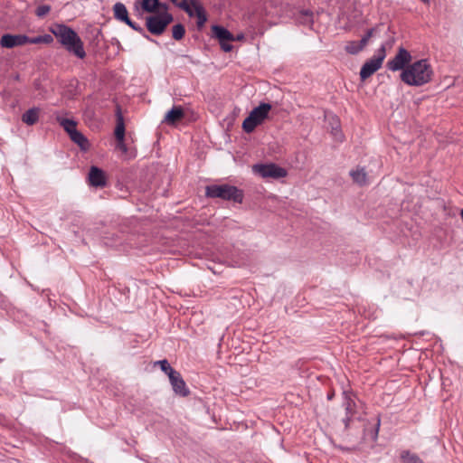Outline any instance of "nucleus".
Segmentation results:
<instances>
[{"label":"nucleus","mask_w":463,"mask_h":463,"mask_svg":"<svg viewBox=\"0 0 463 463\" xmlns=\"http://www.w3.org/2000/svg\"><path fill=\"white\" fill-rule=\"evenodd\" d=\"M51 32L69 53L79 59L86 57L83 42L71 27L56 24L51 28Z\"/></svg>","instance_id":"f257e3e1"},{"label":"nucleus","mask_w":463,"mask_h":463,"mask_svg":"<svg viewBox=\"0 0 463 463\" xmlns=\"http://www.w3.org/2000/svg\"><path fill=\"white\" fill-rule=\"evenodd\" d=\"M433 71L427 59L408 65L401 73V80L409 86L420 87L432 79Z\"/></svg>","instance_id":"f03ea898"},{"label":"nucleus","mask_w":463,"mask_h":463,"mask_svg":"<svg viewBox=\"0 0 463 463\" xmlns=\"http://www.w3.org/2000/svg\"><path fill=\"white\" fill-rule=\"evenodd\" d=\"M205 196L241 203L244 199V193L237 186L229 184H210L205 187Z\"/></svg>","instance_id":"7ed1b4c3"},{"label":"nucleus","mask_w":463,"mask_h":463,"mask_svg":"<svg viewBox=\"0 0 463 463\" xmlns=\"http://www.w3.org/2000/svg\"><path fill=\"white\" fill-rule=\"evenodd\" d=\"M270 109L271 105L265 102L254 108L242 122L243 131L248 134L253 132L254 129L268 118Z\"/></svg>","instance_id":"20e7f679"},{"label":"nucleus","mask_w":463,"mask_h":463,"mask_svg":"<svg viewBox=\"0 0 463 463\" xmlns=\"http://www.w3.org/2000/svg\"><path fill=\"white\" fill-rule=\"evenodd\" d=\"M174 16L167 10L146 18V27L154 35H161L172 22Z\"/></svg>","instance_id":"39448f33"},{"label":"nucleus","mask_w":463,"mask_h":463,"mask_svg":"<svg viewBox=\"0 0 463 463\" xmlns=\"http://www.w3.org/2000/svg\"><path fill=\"white\" fill-rule=\"evenodd\" d=\"M113 13H114L115 19L126 24L131 29L139 33L143 37H145L148 41H154L139 24L133 22L129 18L128 9L124 4H122L120 2L116 3L113 5Z\"/></svg>","instance_id":"423d86ee"},{"label":"nucleus","mask_w":463,"mask_h":463,"mask_svg":"<svg viewBox=\"0 0 463 463\" xmlns=\"http://www.w3.org/2000/svg\"><path fill=\"white\" fill-rule=\"evenodd\" d=\"M254 174L259 175L262 178L279 179L286 177L288 172L285 168L274 164H256L252 166Z\"/></svg>","instance_id":"0eeeda50"},{"label":"nucleus","mask_w":463,"mask_h":463,"mask_svg":"<svg viewBox=\"0 0 463 463\" xmlns=\"http://www.w3.org/2000/svg\"><path fill=\"white\" fill-rule=\"evenodd\" d=\"M212 37L218 40L223 52H229L232 50L233 46L231 43L235 41V36L225 27L213 24L212 26Z\"/></svg>","instance_id":"6e6552de"},{"label":"nucleus","mask_w":463,"mask_h":463,"mask_svg":"<svg viewBox=\"0 0 463 463\" xmlns=\"http://www.w3.org/2000/svg\"><path fill=\"white\" fill-rule=\"evenodd\" d=\"M411 61V53L405 48L400 47L396 55L392 60L388 61L386 67L392 71H403L406 65H410L409 63Z\"/></svg>","instance_id":"1a4fd4ad"},{"label":"nucleus","mask_w":463,"mask_h":463,"mask_svg":"<svg viewBox=\"0 0 463 463\" xmlns=\"http://www.w3.org/2000/svg\"><path fill=\"white\" fill-rule=\"evenodd\" d=\"M27 41V35L25 34L5 33L0 39V45L3 48L12 49L26 44Z\"/></svg>","instance_id":"9d476101"},{"label":"nucleus","mask_w":463,"mask_h":463,"mask_svg":"<svg viewBox=\"0 0 463 463\" xmlns=\"http://www.w3.org/2000/svg\"><path fill=\"white\" fill-rule=\"evenodd\" d=\"M169 381L175 394L185 397L190 393V391L179 372L176 371L170 375Z\"/></svg>","instance_id":"9b49d317"},{"label":"nucleus","mask_w":463,"mask_h":463,"mask_svg":"<svg viewBox=\"0 0 463 463\" xmlns=\"http://www.w3.org/2000/svg\"><path fill=\"white\" fill-rule=\"evenodd\" d=\"M90 184L94 187H103L106 185V176L102 169L92 165L89 172Z\"/></svg>","instance_id":"f8f14e48"},{"label":"nucleus","mask_w":463,"mask_h":463,"mask_svg":"<svg viewBox=\"0 0 463 463\" xmlns=\"http://www.w3.org/2000/svg\"><path fill=\"white\" fill-rule=\"evenodd\" d=\"M382 66L380 59L372 58L364 62L360 71V77L362 80H366L373 75Z\"/></svg>","instance_id":"ddd939ff"},{"label":"nucleus","mask_w":463,"mask_h":463,"mask_svg":"<svg viewBox=\"0 0 463 463\" xmlns=\"http://www.w3.org/2000/svg\"><path fill=\"white\" fill-rule=\"evenodd\" d=\"M343 395V407L345 408V414L355 416L357 412V404L354 401L355 395L348 391H344Z\"/></svg>","instance_id":"4468645a"},{"label":"nucleus","mask_w":463,"mask_h":463,"mask_svg":"<svg viewBox=\"0 0 463 463\" xmlns=\"http://www.w3.org/2000/svg\"><path fill=\"white\" fill-rule=\"evenodd\" d=\"M141 8L146 13H156L158 9L168 10V5L159 0H142Z\"/></svg>","instance_id":"2eb2a0df"},{"label":"nucleus","mask_w":463,"mask_h":463,"mask_svg":"<svg viewBox=\"0 0 463 463\" xmlns=\"http://www.w3.org/2000/svg\"><path fill=\"white\" fill-rule=\"evenodd\" d=\"M71 140L77 144L80 150L82 151H88L90 149V142L88 138L78 129H75L69 135Z\"/></svg>","instance_id":"dca6fc26"},{"label":"nucleus","mask_w":463,"mask_h":463,"mask_svg":"<svg viewBox=\"0 0 463 463\" xmlns=\"http://www.w3.org/2000/svg\"><path fill=\"white\" fill-rule=\"evenodd\" d=\"M184 116L181 106H174L165 116V121L169 125H174Z\"/></svg>","instance_id":"f3484780"},{"label":"nucleus","mask_w":463,"mask_h":463,"mask_svg":"<svg viewBox=\"0 0 463 463\" xmlns=\"http://www.w3.org/2000/svg\"><path fill=\"white\" fill-rule=\"evenodd\" d=\"M117 126H116V128H115V137L118 141V143H123L124 141V138H125V125H124V120H123V117H122V114H121V109L118 106L117 107Z\"/></svg>","instance_id":"a211bd4d"},{"label":"nucleus","mask_w":463,"mask_h":463,"mask_svg":"<svg viewBox=\"0 0 463 463\" xmlns=\"http://www.w3.org/2000/svg\"><path fill=\"white\" fill-rule=\"evenodd\" d=\"M40 109L33 107L26 110L23 116L22 120L28 126L34 125L39 119Z\"/></svg>","instance_id":"6ab92c4d"},{"label":"nucleus","mask_w":463,"mask_h":463,"mask_svg":"<svg viewBox=\"0 0 463 463\" xmlns=\"http://www.w3.org/2000/svg\"><path fill=\"white\" fill-rule=\"evenodd\" d=\"M57 122L63 128L68 135L77 129V122L74 119L65 118L60 116L56 117Z\"/></svg>","instance_id":"aec40b11"},{"label":"nucleus","mask_w":463,"mask_h":463,"mask_svg":"<svg viewBox=\"0 0 463 463\" xmlns=\"http://www.w3.org/2000/svg\"><path fill=\"white\" fill-rule=\"evenodd\" d=\"M400 458L402 463H424L417 454L411 453L410 450L401 451Z\"/></svg>","instance_id":"412c9836"},{"label":"nucleus","mask_w":463,"mask_h":463,"mask_svg":"<svg viewBox=\"0 0 463 463\" xmlns=\"http://www.w3.org/2000/svg\"><path fill=\"white\" fill-rule=\"evenodd\" d=\"M350 175L354 182L359 185H364L367 182L366 173L364 167L350 171Z\"/></svg>","instance_id":"4be33fe9"},{"label":"nucleus","mask_w":463,"mask_h":463,"mask_svg":"<svg viewBox=\"0 0 463 463\" xmlns=\"http://www.w3.org/2000/svg\"><path fill=\"white\" fill-rule=\"evenodd\" d=\"M194 16L196 17V25L198 30H202L207 22V15L203 6H198L197 9L194 10Z\"/></svg>","instance_id":"5701e85b"},{"label":"nucleus","mask_w":463,"mask_h":463,"mask_svg":"<svg viewBox=\"0 0 463 463\" xmlns=\"http://www.w3.org/2000/svg\"><path fill=\"white\" fill-rule=\"evenodd\" d=\"M298 21L305 25H312L313 24V12L310 10H302L300 11Z\"/></svg>","instance_id":"b1692460"},{"label":"nucleus","mask_w":463,"mask_h":463,"mask_svg":"<svg viewBox=\"0 0 463 463\" xmlns=\"http://www.w3.org/2000/svg\"><path fill=\"white\" fill-rule=\"evenodd\" d=\"M175 5L184 11L189 17H194V10L187 0H170Z\"/></svg>","instance_id":"393cba45"},{"label":"nucleus","mask_w":463,"mask_h":463,"mask_svg":"<svg viewBox=\"0 0 463 463\" xmlns=\"http://www.w3.org/2000/svg\"><path fill=\"white\" fill-rule=\"evenodd\" d=\"M155 365H159L160 369L165 373L168 375V377L170 375H172L174 373L176 372V370H175L171 365L170 364L168 363V361L166 359H163V360H159V361H156L155 363Z\"/></svg>","instance_id":"a878e982"},{"label":"nucleus","mask_w":463,"mask_h":463,"mask_svg":"<svg viewBox=\"0 0 463 463\" xmlns=\"http://www.w3.org/2000/svg\"><path fill=\"white\" fill-rule=\"evenodd\" d=\"M185 34V28L182 24H175L172 28V36L175 40L180 41Z\"/></svg>","instance_id":"bb28decb"},{"label":"nucleus","mask_w":463,"mask_h":463,"mask_svg":"<svg viewBox=\"0 0 463 463\" xmlns=\"http://www.w3.org/2000/svg\"><path fill=\"white\" fill-rule=\"evenodd\" d=\"M364 47L361 45L360 42L352 41L349 42L345 46V51L350 54L359 53Z\"/></svg>","instance_id":"cd10ccee"},{"label":"nucleus","mask_w":463,"mask_h":463,"mask_svg":"<svg viewBox=\"0 0 463 463\" xmlns=\"http://www.w3.org/2000/svg\"><path fill=\"white\" fill-rule=\"evenodd\" d=\"M380 425H381V420H380V418H377L376 423L374 424V426L369 432L373 441H376V439L378 438Z\"/></svg>","instance_id":"c85d7f7f"},{"label":"nucleus","mask_w":463,"mask_h":463,"mask_svg":"<svg viewBox=\"0 0 463 463\" xmlns=\"http://www.w3.org/2000/svg\"><path fill=\"white\" fill-rule=\"evenodd\" d=\"M51 10V6L47 5H40L36 8L35 14L38 17H43L46 15Z\"/></svg>","instance_id":"c756f323"},{"label":"nucleus","mask_w":463,"mask_h":463,"mask_svg":"<svg viewBox=\"0 0 463 463\" xmlns=\"http://www.w3.org/2000/svg\"><path fill=\"white\" fill-rule=\"evenodd\" d=\"M373 32H374V28H371V29L367 30L365 34L359 41L361 43V45H363L364 47L366 46V44L368 43L369 39L373 36Z\"/></svg>","instance_id":"7c9ffc66"},{"label":"nucleus","mask_w":463,"mask_h":463,"mask_svg":"<svg viewBox=\"0 0 463 463\" xmlns=\"http://www.w3.org/2000/svg\"><path fill=\"white\" fill-rule=\"evenodd\" d=\"M385 56H386L385 45L382 44L381 47L377 50V53L373 58L380 59L381 63H383Z\"/></svg>","instance_id":"2f4dec72"},{"label":"nucleus","mask_w":463,"mask_h":463,"mask_svg":"<svg viewBox=\"0 0 463 463\" xmlns=\"http://www.w3.org/2000/svg\"><path fill=\"white\" fill-rule=\"evenodd\" d=\"M355 418V416L345 414V417L343 419V423L345 424V428L347 430L350 427L351 421Z\"/></svg>","instance_id":"473e14b6"},{"label":"nucleus","mask_w":463,"mask_h":463,"mask_svg":"<svg viewBox=\"0 0 463 463\" xmlns=\"http://www.w3.org/2000/svg\"><path fill=\"white\" fill-rule=\"evenodd\" d=\"M27 40H28L27 43H32V44L42 43L41 35L33 37V38L27 36Z\"/></svg>","instance_id":"72a5a7b5"},{"label":"nucleus","mask_w":463,"mask_h":463,"mask_svg":"<svg viewBox=\"0 0 463 463\" xmlns=\"http://www.w3.org/2000/svg\"><path fill=\"white\" fill-rule=\"evenodd\" d=\"M187 2L193 10L197 9L198 6H203L199 0H187Z\"/></svg>","instance_id":"f704fd0d"},{"label":"nucleus","mask_w":463,"mask_h":463,"mask_svg":"<svg viewBox=\"0 0 463 463\" xmlns=\"http://www.w3.org/2000/svg\"><path fill=\"white\" fill-rule=\"evenodd\" d=\"M42 43H51L52 42V37L50 34L41 35Z\"/></svg>","instance_id":"c9c22d12"},{"label":"nucleus","mask_w":463,"mask_h":463,"mask_svg":"<svg viewBox=\"0 0 463 463\" xmlns=\"http://www.w3.org/2000/svg\"><path fill=\"white\" fill-rule=\"evenodd\" d=\"M103 240H104V244L107 246L113 247V246L117 245L116 241H113L114 239L110 240L109 237H104Z\"/></svg>","instance_id":"e433bc0d"},{"label":"nucleus","mask_w":463,"mask_h":463,"mask_svg":"<svg viewBox=\"0 0 463 463\" xmlns=\"http://www.w3.org/2000/svg\"><path fill=\"white\" fill-rule=\"evenodd\" d=\"M118 147H119L120 149H122L123 151H126V150H127V148H126V145H125V143H124V142H123V143H118Z\"/></svg>","instance_id":"4c0bfd02"},{"label":"nucleus","mask_w":463,"mask_h":463,"mask_svg":"<svg viewBox=\"0 0 463 463\" xmlns=\"http://www.w3.org/2000/svg\"><path fill=\"white\" fill-rule=\"evenodd\" d=\"M242 38H243V35H242V34H241V35H238L236 39H237V40H241V39H242Z\"/></svg>","instance_id":"58836bf2"},{"label":"nucleus","mask_w":463,"mask_h":463,"mask_svg":"<svg viewBox=\"0 0 463 463\" xmlns=\"http://www.w3.org/2000/svg\"><path fill=\"white\" fill-rule=\"evenodd\" d=\"M422 2L426 3V4H429L430 3V0H421Z\"/></svg>","instance_id":"ea45409f"}]
</instances>
